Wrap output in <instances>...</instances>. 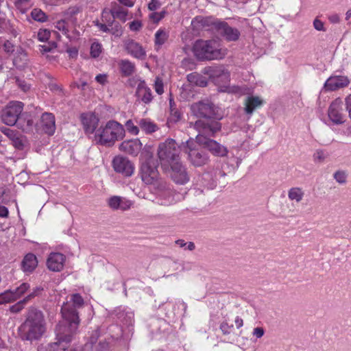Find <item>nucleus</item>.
<instances>
[{
    "mask_svg": "<svg viewBox=\"0 0 351 351\" xmlns=\"http://www.w3.org/2000/svg\"><path fill=\"white\" fill-rule=\"evenodd\" d=\"M84 305L83 298L79 293L71 295L70 300L61 307L62 319L56 327V340L62 344L71 342L77 333L80 319L78 309Z\"/></svg>",
    "mask_w": 351,
    "mask_h": 351,
    "instance_id": "1",
    "label": "nucleus"
},
{
    "mask_svg": "<svg viewBox=\"0 0 351 351\" xmlns=\"http://www.w3.org/2000/svg\"><path fill=\"white\" fill-rule=\"evenodd\" d=\"M192 114L202 119H199L193 123L194 128L202 134H208L211 136L219 132L221 124L215 117V107L208 101H199L193 103L191 106Z\"/></svg>",
    "mask_w": 351,
    "mask_h": 351,
    "instance_id": "2",
    "label": "nucleus"
},
{
    "mask_svg": "<svg viewBox=\"0 0 351 351\" xmlns=\"http://www.w3.org/2000/svg\"><path fill=\"white\" fill-rule=\"evenodd\" d=\"M46 331V323L43 313L31 306L25 315V321L19 327V334L25 341L40 339Z\"/></svg>",
    "mask_w": 351,
    "mask_h": 351,
    "instance_id": "3",
    "label": "nucleus"
},
{
    "mask_svg": "<svg viewBox=\"0 0 351 351\" xmlns=\"http://www.w3.org/2000/svg\"><path fill=\"white\" fill-rule=\"evenodd\" d=\"M158 162L152 156L147 157L140 167L139 175L142 182L155 192L166 189L167 184L161 178L158 170Z\"/></svg>",
    "mask_w": 351,
    "mask_h": 351,
    "instance_id": "4",
    "label": "nucleus"
},
{
    "mask_svg": "<svg viewBox=\"0 0 351 351\" xmlns=\"http://www.w3.org/2000/svg\"><path fill=\"white\" fill-rule=\"evenodd\" d=\"M123 126L116 121H108L104 127L101 126L95 132V141L102 145L111 146L117 141L125 136Z\"/></svg>",
    "mask_w": 351,
    "mask_h": 351,
    "instance_id": "5",
    "label": "nucleus"
},
{
    "mask_svg": "<svg viewBox=\"0 0 351 351\" xmlns=\"http://www.w3.org/2000/svg\"><path fill=\"white\" fill-rule=\"evenodd\" d=\"M193 51L195 56L200 60L221 59L227 53V49L219 48L218 43L213 40H196L193 47Z\"/></svg>",
    "mask_w": 351,
    "mask_h": 351,
    "instance_id": "6",
    "label": "nucleus"
},
{
    "mask_svg": "<svg viewBox=\"0 0 351 351\" xmlns=\"http://www.w3.org/2000/svg\"><path fill=\"white\" fill-rule=\"evenodd\" d=\"M196 143V138H190L182 145V151L187 155L189 163L195 167H200L207 165L210 161L208 154Z\"/></svg>",
    "mask_w": 351,
    "mask_h": 351,
    "instance_id": "7",
    "label": "nucleus"
},
{
    "mask_svg": "<svg viewBox=\"0 0 351 351\" xmlns=\"http://www.w3.org/2000/svg\"><path fill=\"white\" fill-rule=\"evenodd\" d=\"M180 148L175 140L168 138L165 142L160 143L158 147V156L162 167L167 170L170 164L180 160Z\"/></svg>",
    "mask_w": 351,
    "mask_h": 351,
    "instance_id": "8",
    "label": "nucleus"
},
{
    "mask_svg": "<svg viewBox=\"0 0 351 351\" xmlns=\"http://www.w3.org/2000/svg\"><path fill=\"white\" fill-rule=\"evenodd\" d=\"M212 136L208 134L198 132V134L196 136V143L202 145L203 148L207 149L215 156H226L228 154V149L217 141L211 139L210 137Z\"/></svg>",
    "mask_w": 351,
    "mask_h": 351,
    "instance_id": "9",
    "label": "nucleus"
},
{
    "mask_svg": "<svg viewBox=\"0 0 351 351\" xmlns=\"http://www.w3.org/2000/svg\"><path fill=\"white\" fill-rule=\"evenodd\" d=\"M23 110V104L20 101H11L2 110L1 120L8 125H17Z\"/></svg>",
    "mask_w": 351,
    "mask_h": 351,
    "instance_id": "10",
    "label": "nucleus"
},
{
    "mask_svg": "<svg viewBox=\"0 0 351 351\" xmlns=\"http://www.w3.org/2000/svg\"><path fill=\"white\" fill-rule=\"evenodd\" d=\"M328 117L334 125L343 124L346 121L343 103L341 98L335 99L328 109Z\"/></svg>",
    "mask_w": 351,
    "mask_h": 351,
    "instance_id": "11",
    "label": "nucleus"
},
{
    "mask_svg": "<svg viewBox=\"0 0 351 351\" xmlns=\"http://www.w3.org/2000/svg\"><path fill=\"white\" fill-rule=\"evenodd\" d=\"M29 289V285L22 283L15 289H8L0 293V305L13 302L21 298Z\"/></svg>",
    "mask_w": 351,
    "mask_h": 351,
    "instance_id": "12",
    "label": "nucleus"
},
{
    "mask_svg": "<svg viewBox=\"0 0 351 351\" xmlns=\"http://www.w3.org/2000/svg\"><path fill=\"white\" fill-rule=\"evenodd\" d=\"M203 73L208 75L217 85H219L221 82L226 83L230 78L229 73L224 69L223 66L205 67L203 70Z\"/></svg>",
    "mask_w": 351,
    "mask_h": 351,
    "instance_id": "13",
    "label": "nucleus"
},
{
    "mask_svg": "<svg viewBox=\"0 0 351 351\" xmlns=\"http://www.w3.org/2000/svg\"><path fill=\"white\" fill-rule=\"evenodd\" d=\"M170 176L171 179L177 184H184L189 180V176L186 167L180 160L174 162L169 165Z\"/></svg>",
    "mask_w": 351,
    "mask_h": 351,
    "instance_id": "14",
    "label": "nucleus"
},
{
    "mask_svg": "<svg viewBox=\"0 0 351 351\" xmlns=\"http://www.w3.org/2000/svg\"><path fill=\"white\" fill-rule=\"evenodd\" d=\"M112 166L116 172L125 177H130L134 173V165L127 158L119 156L114 157Z\"/></svg>",
    "mask_w": 351,
    "mask_h": 351,
    "instance_id": "15",
    "label": "nucleus"
},
{
    "mask_svg": "<svg viewBox=\"0 0 351 351\" xmlns=\"http://www.w3.org/2000/svg\"><path fill=\"white\" fill-rule=\"evenodd\" d=\"M214 24L220 34L228 41H236L239 38V30L230 27L226 22L217 21Z\"/></svg>",
    "mask_w": 351,
    "mask_h": 351,
    "instance_id": "16",
    "label": "nucleus"
},
{
    "mask_svg": "<svg viewBox=\"0 0 351 351\" xmlns=\"http://www.w3.org/2000/svg\"><path fill=\"white\" fill-rule=\"evenodd\" d=\"M350 80L346 76L335 75L330 77L324 84V88L327 91H335L339 88L346 87Z\"/></svg>",
    "mask_w": 351,
    "mask_h": 351,
    "instance_id": "17",
    "label": "nucleus"
},
{
    "mask_svg": "<svg viewBox=\"0 0 351 351\" xmlns=\"http://www.w3.org/2000/svg\"><path fill=\"white\" fill-rule=\"evenodd\" d=\"M66 256L59 252H51L47 260L48 269L53 271H60L64 267Z\"/></svg>",
    "mask_w": 351,
    "mask_h": 351,
    "instance_id": "18",
    "label": "nucleus"
},
{
    "mask_svg": "<svg viewBox=\"0 0 351 351\" xmlns=\"http://www.w3.org/2000/svg\"><path fill=\"white\" fill-rule=\"evenodd\" d=\"M136 96L137 101L145 104H150L153 100V95L151 89L147 86L145 81H141L136 88Z\"/></svg>",
    "mask_w": 351,
    "mask_h": 351,
    "instance_id": "19",
    "label": "nucleus"
},
{
    "mask_svg": "<svg viewBox=\"0 0 351 351\" xmlns=\"http://www.w3.org/2000/svg\"><path fill=\"white\" fill-rule=\"evenodd\" d=\"M264 104V100L258 96H248L244 101V112L246 114L252 115L254 112L261 108Z\"/></svg>",
    "mask_w": 351,
    "mask_h": 351,
    "instance_id": "20",
    "label": "nucleus"
},
{
    "mask_svg": "<svg viewBox=\"0 0 351 351\" xmlns=\"http://www.w3.org/2000/svg\"><path fill=\"white\" fill-rule=\"evenodd\" d=\"M142 148V143L138 139L125 141L119 146L121 151L132 156H136Z\"/></svg>",
    "mask_w": 351,
    "mask_h": 351,
    "instance_id": "21",
    "label": "nucleus"
},
{
    "mask_svg": "<svg viewBox=\"0 0 351 351\" xmlns=\"http://www.w3.org/2000/svg\"><path fill=\"white\" fill-rule=\"evenodd\" d=\"M81 121L86 133L93 134L99 123V119L94 114H82Z\"/></svg>",
    "mask_w": 351,
    "mask_h": 351,
    "instance_id": "22",
    "label": "nucleus"
},
{
    "mask_svg": "<svg viewBox=\"0 0 351 351\" xmlns=\"http://www.w3.org/2000/svg\"><path fill=\"white\" fill-rule=\"evenodd\" d=\"M41 128L48 135H53L56 130L55 117L51 113L45 112L41 117Z\"/></svg>",
    "mask_w": 351,
    "mask_h": 351,
    "instance_id": "23",
    "label": "nucleus"
},
{
    "mask_svg": "<svg viewBox=\"0 0 351 351\" xmlns=\"http://www.w3.org/2000/svg\"><path fill=\"white\" fill-rule=\"evenodd\" d=\"M108 206L113 210H127L130 208L132 202L120 196H112L108 202Z\"/></svg>",
    "mask_w": 351,
    "mask_h": 351,
    "instance_id": "24",
    "label": "nucleus"
},
{
    "mask_svg": "<svg viewBox=\"0 0 351 351\" xmlns=\"http://www.w3.org/2000/svg\"><path fill=\"white\" fill-rule=\"evenodd\" d=\"M125 49L128 53L137 59L143 60L146 57V52L145 49L136 42L133 40L129 41L126 44Z\"/></svg>",
    "mask_w": 351,
    "mask_h": 351,
    "instance_id": "25",
    "label": "nucleus"
},
{
    "mask_svg": "<svg viewBox=\"0 0 351 351\" xmlns=\"http://www.w3.org/2000/svg\"><path fill=\"white\" fill-rule=\"evenodd\" d=\"M21 265L25 272H32L38 265L36 256L32 253L26 254L21 263Z\"/></svg>",
    "mask_w": 351,
    "mask_h": 351,
    "instance_id": "26",
    "label": "nucleus"
},
{
    "mask_svg": "<svg viewBox=\"0 0 351 351\" xmlns=\"http://www.w3.org/2000/svg\"><path fill=\"white\" fill-rule=\"evenodd\" d=\"M28 58L26 51L21 47H18L13 60L14 64L19 68H23L27 64Z\"/></svg>",
    "mask_w": 351,
    "mask_h": 351,
    "instance_id": "27",
    "label": "nucleus"
},
{
    "mask_svg": "<svg viewBox=\"0 0 351 351\" xmlns=\"http://www.w3.org/2000/svg\"><path fill=\"white\" fill-rule=\"evenodd\" d=\"M34 121L29 114H22L17 123L18 128L25 132H29L32 130Z\"/></svg>",
    "mask_w": 351,
    "mask_h": 351,
    "instance_id": "28",
    "label": "nucleus"
},
{
    "mask_svg": "<svg viewBox=\"0 0 351 351\" xmlns=\"http://www.w3.org/2000/svg\"><path fill=\"white\" fill-rule=\"evenodd\" d=\"M187 80L190 84L205 87L207 86V80L205 77L197 73H192L187 75Z\"/></svg>",
    "mask_w": 351,
    "mask_h": 351,
    "instance_id": "29",
    "label": "nucleus"
},
{
    "mask_svg": "<svg viewBox=\"0 0 351 351\" xmlns=\"http://www.w3.org/2000/svg\"><path fill=\"white\" fill-rule=\"evenodd\" d=\"M110 12L112 17V21H114V19H118L123 22L126 21L128 9L125 7L121 5H115L111 9Z\"/></svg>",
    "mask_w": 351,
    "mask_h": 351,
    "instance_id": "30",
    "label": "nucleus"
},
{
    "mask_svg": "<svg viewBox=\"0 0 351 351\" xmlns=\"http://www.w3.org/2000/svg\"><path fill=\"white\" fill-rule=\"evenodd\" d=\"M169 38V32L164 29H159L155 34V46L158 49L165 43Z\"/></svg>",
    "mask_w": 351,
    "mask_h": 351,
    "instance_id": "31",
    "label": "nucleus"
},
{
    "mask_svg": "<svg viewBox=\"0 0 351 351\" xmlns=\"http://www.w3.org/2000/svg\"><path fill=\"white\" fill-rule=\"evenodd\" d=\"M120 70L124 76H130L135 71V65L128 60H123L119 63Z\"/></svg>",
    "mask_w": 351,
    "mask_h": 351,
    "instance_id": "32",
    "label": "nucleus"
},
{
    "mask_svg": "<svg viewBox=\"0 0 351 351\" xmlns=\"http://www.w3.org/2000/svg\"><path fill=\"white\" fill-rule=\"evenodd\" d=\"M139 128L146 133H152L158 130V126L151 121L141 119L138 121Z\"/></svg>",
    "mask_w": 351,
    "mask_h": 351,
    "instance_id": "33",
    "label": "nucleus"
},
{
    "mask_svg": "<svg viewBox=\"0 0 351 351\" xmlns=\"http://www.w3.org/2000/svg\"><path fill=\"white\" fill-rule=\"evenodd\" d=\"M304 192L302 189L298 187L291 188L288 192V197L292 201H295L297 203L302 201L304 197Z\"/></svg>",
    "mask_w": 351,
    "mask_h": 351,
    "instance_id": "34",
    "label": "nucleus"
},
{
    "mask_svg": "<svg viewBox=\"0 0 351 351\" xmlns=\"http://www.w3.org/2000/svg\"><path fill=\"white\" fill-rule=\"evenodd\" d=\"M30 296H25L23 300L10 307V311L12 313H18L24 308L25 305L29 301Z\"/></svg>",
    "mask_w": 351,
    "mask_h": 351,
    "instance_id": "35",
    "label": "nucleus"
},
{
    "mask_svg": "<svg viewBox=\"0 0 351 351\" xmlns=\"http://www.w3.org/2000/svg\"><path fill=\"white\" fill-rule=\"evenodd\" d=\"M78 12V9L75 8H70L64 12V19L69 23L74 24L76 23L75 15Z\"/></svg>",
    "mask_w": 351,
    "mask_h": 351,
    "instance_id": "36",
    "label": "nucleus"
},
{
    "mask_svg": "<svg viewBox=\"0 0 351 351\" xmlns=\"http://www.w3.org/2000/svg\"><path fill=\"white\" fill-rule=\"evenodd\" d=\"M12 145L19 150H22L25 146L24 138L19 133L11 140Z\"/></svg>",
    "mask_w": 351,
    "mask_h": 351,
    "instance_id": "37",
    "label": "nucleus"
},
{
    "mask_svg": "<svg viewBox=\"0 0 351 351\" xmlns=\"http://www.w3.org/2000/svg\"><path fill=\"white\" fill-rule=\"evenodd\" d=\"M348 175L345 171L338 170L333 174V178L340 184H344L347 182Z\"/></svg>",
    "mask_w": 351,
    "mask_h": 351,
    "instance_id": "38",
    "label": "nucleus"
},
{
    "mask_svg": "<svg viewBox=\"0 0 351 351\" xmlns=\"http://www.w3.org/2000/svg\"><path fill=\"white\" fill-rule=\"evenodd\" d=\"M62 345L63 344L62 343H59V341L57 340L56 342L40 348L38 351H62L61 347Z\"/></svg>",
    "mask_w": 351,
    "mask_h": 351,
    "instance_id": "39",
    "label": "nucleus"
},
{
    "mask_svg": "<svg viewBox=\"0 0 351 351\" xmlns=\"http://www.w3.org/2000/svg\"><path fill=\"white\" fill-rule=\"evenodd\" d=\"M55 27L62 32L63 34L66 35L67 37H69L68 32H69V23L66 21L65 19L60 20L58 21Z\"/></svg>",
    "mask_w": 351,
    "mask_h": 351,
    "instance_id": "40",
    "label": "nucleus"
},
{
    "mask_svg": "<svg viewBox=\"0 0 351 351\" xmlns=\"http://www.w3.org/2000/svg\"><path fill=\"white\" fill-rule=\"evenodd\" d=\"M32 17L37 21L44 22L47 20V16L40 10L34 9L31 13Z\"/></svg>",
    "mask_w": 351,
    "mask_h": 351,
    "instance_id": "41",
    "label": "nucleus"
},
{
    "mask_svg": "<svg viewBox=\"0 0 351 351\" xmlns=\"http://www.w3.org/2000/svg\"><path fill=\"white\" fill-rule=\"evenodd\" d=\"M313 160L315 162H323L326 158V155L324 153V151L322 149H317L313 156Z\"/></svg>",
    "mask_w": 351,
    "mask_h": 351,
    "instance_id": "42",
    "label": "nucleus"
},
{
    "mask_svg": "<svg viewBox=\"0 0 351 351\" xmlns=\"http://www.w3.org/2000/svg\"><path fill=\"white\" fill-rule=\"evenodd\" d=\"M101 52V45L97 43H94L90 47V55L93 58H97Z\"/></svg>",
    "mask_w": 351,
    "mask_h": 351,
    "instance_id": "43",
    "label": "nucleus"
},
{
    "mask_svg": "<svg viewBox=\"0 0 351 351\" xmlns=\"http://www.w3.org/2000/svg\"><path fill=\"white\" fill-rule=\"evenodd\" d=\"M51 36V32L47 29H40L38 32V39L41 42L47 41Z\"/></svg>",
    "mask_w": 351,
    "mask_h": 351,
    "instance_id": "44",
    "label": "nucleus"
},
{
    "mask_svg": "<svg viewBox=\"0 0 351 351\" xmlns=\"http://www.w3.org/2000/svg\"><path fill=\"white\" fill-rule=\"evenodd\" d=\"M126 128L128 131L134 135L138 134L139 129L138 127L135 125L132 120H128L125 123Z\"/></svg>",
    "mask_w": 351,
    "mask_h": 351,
    "instance_id": "45",
    "label": "nucleus"
},
{
    "mask_svg": "<svg viewBox=\"0 0 351 351\" xmlns=\"http://www.w3.org/2000/svg\"><path fill=\"white\" fill-rule=\"evenodd\" d=\"M166 14L165 11H162L160 12H152L149 15V18L156 23H158L161 19H162Z\"/></svg>",
    "mask_w": 351,
    "mask_h": 351,
    "instance_id": "46",
    "label": "nucleus"
},
{
    "mask_svg": "<svg viewBox=\"0 0 351 351\" xmlns=\"http://www.w3.org/2000/svg\"><path fill=\"white\" fill-rule=\"evenodd\" d=\"M154 88L158 95H162L164 93L163 82L160 77H156L154 82Z\"/></svg>",
    "mask_w": 351,
    "mask_h": 351,
    "instance_id": "47",
    "label": "nucleus"
},
{
    "mask_svg": "<svg viewBox=\"0 0 351 351\" xmlns=\"http://www.w3.org/2000/svg\"><path fill=\"white\" fill-rule=\"evenodd\" d=\"M57 47V45H56V42H49L48 43H45L43 45H40V51L42 52H49L51 51L53 49H55Z\"/></svg>",
    "mask_w": 351,
    "mask_h": 351,
    "instance_id": "48",
    "label": "nucleus"
},
{
    "mask_svg": "<svg viewBox=\"0 0 351 351\" xmlns=\"http://www.w3.org/2000/svg\"><path fill=\"white\" fill-rule=\"evenodd\" d=\"M1 132L7 136L11 141L19 132L10 128L2 127Z\"/></svg>",
    "mask_w": 351,
    "mask_h": 351,
    "instance_id": "49",
    "label": "nucleus"
},
{
    "mask_svg": "<svg viewBox=\"0 0 351 351\" xmlns=\"http://www.w3.org/2000/svg\"><path fill=\"white\" fill-rule=\"evenodd\" d=\"M169 104L171 114L172 117H173L175 121H178V119H180L181 114L178 112V110L174 107V104L173 103L171 99H170Z\"/></svg>",
    "mask_w": 351,
    "mask_h": 351,
    "instance_id": "50",
    "label": "nucleus"
},
{
    "mask_svg": "<svg viewBox=\"0 0 351 351\" xmlns=\"http://www.w3.org/2000/svg\"><path fill=\"white\" fill-rule=\"evenodd\" d=\"M313 27L317 31L326 32L324 23L317 18L313 21Z\"/></svg>",
    "mask_w": 351,
    "mask_h": 351,
    "instance_id": "51",
    "label": "nucleus"
},
{
    "mask_svg": "<svg viewBox=\"0 0 351 351\" xmlns=\"http://www.w3.org/2000/svg\"><path fill=\"white\" fill-rule=\"evenodd\" d=\"M233 326H229L227 322H222L220 325V330L224 335H228L230 332V328Z\"/></svg>",
    "mask_w": 351,
    "mask_h": 351,
    "instance_id": "52",
    "label": "nucleus"
},
{
    "mask_svg": "<svg viewBox=\"0 0 351 351\" xmlns=\"http://www.w3.org/2000/svg\"><path fill=\"white\" fill-rule=\"evenodd\" d=\"M109 348L110 346L107 341H100L97 347V351H108Z\"/></svg>",
    "mask_w": 351,
    "mask_h": 351,
    "instance_id": "53",
    "label": "nucleus"
},
{
    "mask_svg": "<svg viewBox=\"0 0 351 351\" xmlns=\"http://www.w3.org/2000/svg\"><path fill=\"white\" fill-rule=\"evenodd\" d=\"M160 6V3L158 0H152L148 4V8L152 11L157 10Z\"/></svg>",
    "mask_w": 351,
    "mask_h": 351,
    "instance_id": "54",
    "label": "nucleus"
},
{
    "mask_svg": "<svg viewBox=\"0 0 351 351\" xmlns=\"http://www.w3.org/2000/svg\"><path fill=\"white\" fill-rule=\"evenodd\" d=\"M142 27V23L139 21H134L130 24V28L132 31H138Z\"/></svg>",
    "mask_w": 351,
    "mask_h": 351,
    "instance_id": "55",
    "label": "nucleus"
},
{
    "mask_svg": "<svg viewBox=\"0 0 351 351\" xmlns=\"http://www.w3.org/2000/svg\"><path fill=\"white\" fill-rule=\"evenodd\" d=\"M3 48L5 51L7 53H12L14 51V47L13 44L9 40H6L5 42Z\"/></svg>",
    "mask_w": 351,
    "mask_h": 351,
    "instance_id": "56",
    "label": "nucleus"
},
{
    "mask_svg": "<svg viewBox=\"0 0 351 351\" xmlns=\"http://www.w3.org/2000/svg\"><path fill=\"white\" fill-rule=\"evenodd\" d=\"M265 330L262 327L255 328L253 330V335L256 336V338H261L264 335Z\"/></svg>",
    "mask_w": 351,
    "mask_h": 351,
    "instance_id": "57",
    "label": "nucleus"
},
{
    "mask_svg": "<svg viewBox=\"0 0 351 351\" xmlns=\"http://www.w3.org/2000/svg\"><path fill=\"white\" fill-rule=\"evenodd\" d=\"M95 80L101 84H104L107 82V75L105 74H99L96 76Z\"/></svg>",
    "mask_w": 351,
    "mask_h": 351,
    "instance_id": "58",
    "label": "nucleus"
},
{
    "mask_svg": "<svg viewBox=\"0 0 351 351\" xmlns=\"http://www.w3.org/2000/svg\"><path fill=\"white\" fill-rule=\"evenodd\" d=\"M346 110L348 112L349 117L351 119V94L346 98Z\"/></svg>",
    "mask_w": 351,
    "mask_h": 351,
    "instance_id": "59",
    "label": "nucleus"
},
{
    "mask_svg": "<svg viewBox=\"0 0 351 351\" xmlns=\"http://www.w3.org/2000/svg\"><path fill=\"white\" fill-rule=\"evenodd\" d=\"M43 289L40 287H36L33 289V291L29 293L27 296H31L29 298V301L32 300L34 298H35L36 295H38V293L42 291Z\"/></svg>",
    "mask_w": 351,
    "mask_h": 351,
    "instance_id": "60",
    "label": "nucleus"
},
{
    "mask_svg": "<svg viewBox=\"0 0 351 351\" xmlns=\"http://www.w3.org/2000/svg\"><path fill=\"white\" fill-rule=\"evenodd\" d=\"M8 214V209L5 206L0 205V217H7Z\"/></svg>",
    "mask_w": 351,
    "mask_h": 351,
    "instance_id": "61",
    "label": "nucleus"
},
{
    "mask_svg": "<svg viewBox=\"0 0 351 351\" xmlns=\"http://www.w3.org/2000/svg\"><path fill=\"white\" fill-rule=\"evenodd\" d=\"M112 21L111 23H109L108 25L106 24H103V23H100L99 25V27L100 28V29L104 32H109L110 31V29H109V27L112 25Z\"/></svg>",
    "mask_w": 351,
    "mask_h": 351,
    "instance_id": "62",
    "label": "nucleus"
},
{
    "mask_svg": "<svg viewBox=\"0 0 351 351\" xmlns=\"http://www.w3.org/2000/svg\"><path fill=\"white\" fill-rule=\"evenodd\" d=\"M17 84L24 90L26 91L29 88V86L26 84L24 82H22L19 80V79L16 80Z\"/></svg>",
    "mask_w": 351,
    "mask_h": 351,
    "instance_id": "63",
    "label": "nucleus"
},
{
    "mask_svg": "<svg viewBox=\"0 0 351 351\" xmlns=\"http://www.w3.org/2000/svg\"><path fill=\"white\" fill-rule=\"evenodd\" d=\"M328 20L332 23H337L339 22V17L337 14H332L328 17Z\"/></svg>",
    "mask_w": 351,
    "mask_h": 351,
    "instance_id": "64",
    "label": "nucleus"
}]
</instances>
